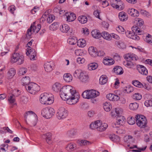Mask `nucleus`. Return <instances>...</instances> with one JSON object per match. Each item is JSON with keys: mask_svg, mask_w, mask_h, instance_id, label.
I'll use <instances>...</instances> for the list:
<instances>
[{"mask_svg": "<svg viewBox=\"0 0 152 152\" xmlns=\"http://www.w3.org/2000/svg\"><path fill=\"white\" fill-rule=\"evenodd\" d=\"M90 127L91 129H96L98 131L102 132L107 128L108 125L107 123H103L101 120H98L91 123Z\"/></svg>", "mask_w": 152, "mask_h": 152, "instance_id": "obj_5", "label": "nucleus"}, {"mask_svg": "<svg viewBox=\"0 0 152 152\" xmlns=\"http://www.w3.org/2000/svg\"><path fill=\"white\" fill-rule=\"evenodd\" d=\"M25 87L28 92L33 94H35L40 90V88L39 85L32 82L28 84Z\"/></svg>", "mask_w": 152, "mask_h": 152, "instance_id": "obj_10", "label": "nucleus"}, {"mask_svg": "<svg viewBox=\"0 0 152 152\" xmlns=\"http://www.w3.org/2000/svg\"><path fill=\"white\" fill-rule=\"evenodd\" d=\"M70 29V28L68 25L64 24L61 25L60 28V31L63 33H66Z\"/></svg>", "mask_w": 152, "mask_h": 152, "instance_id": "obj_24", "label": "nucleus"}, {"mask_svg": "<svg viewBox=\"0 0 152 152\" xmlns=\"http://www.w3.org/2000/svg\"><path fill=\"white\" fill-rule=\"evenodd\" d=\"M127 12L131 16L133 17L138 16L139 15V12L137 10L133 8L129 9L127 10Z\"/></svg>", "mask_w": 152, "mask_h": 152, "instance_id": "obj_21", "label": "nucleus"}, {"mask_svg": "<svg viewBox=\"0 0 152 152\" xmlns=\"http://www.w3.org/2000/svg\"><path fill=\"white\" fill-rule=\"evenodd\" d=\"M137 69L141 74L143 75H146L148 73L147 69L143 66L139 65L137 66Z\"/></svg>", "mask_w": 152, "mask_h": 152, "instance_id": "obj_19", "label": "nucleus"}, {"mask_svg": "<svg viewBox=\"0 0 152 152\" xmlns=\"http://www.w3.org/2000/svg\"><path fill=\"white\" fill-rule=\"evenodd\" d=\"M98 67V64L95 63H92L88 65V69L89 70L96 69Z\"/></svg>", "mask_w": 152, "mask_h": 152, "instance_id": "obj_33", "label": "nucleus"}, {"mask_svg": "<svg viewBox=\"0 0 152 152\" xmlns=\"http://www.w3.org/2000/svg\"><path fill=\"white\" fill-rule=\"evenodd\" d=\"M144 104L147 107L152 106V98L146 100L144 102Z\"/></svg>", "mask_w": 152, "mask_h": 152, "instance_id": "obj_53", "label": "nucleus"}, {"mask_svg": "<svg viewBox=\"0 0 152 152\" xmlns=\"http://www.w3.org/2000/svg\"><path fill=\"white\" fill-rule=\"evenodd\" d=\"M8 101L11 104L14 103L15 102V96L13 94H10L8 96Z\"/></svg>", "mask_w": 152, "mask_h": 152, "instance_id": "obj_49", "label": "nucleus"}, {"mask_svg": "<svg viewBox=\"0 0 152 152\" xmlns=\"http://www.w3.org/2000/svg\"><path fill=\"white\" fill-rule=\"evenodd\" d=\"M110 2L111 6L113 8L117 9L119 10H123V4L121 0H111Z\"/></svg>", "mask_w": 152, "mask_h": 152, "instance_id": "obj_16", "label": "nucleus"}, {"mask_svg": "<svg viewBox=\"0 0 152 152\" xmlns=\"http://www.w3.org/2000/svg\"><path fill=\"white\" fill-rule=\"evenodd\" d=\"M135 118L137 125L140 128H145L147 124V121L145 117L142 115H137Z\"/></svg>", "mask_w": 152, "mask_h": 152, "instance_id": "obj_8", "label": "nucleus"}, {"mask_svg": "<svg viewBox=\"0 0 152 152\" xmlns=\"http://www.w3.org/2000/svg\"><path fill=\"white\" fill-rule=\"evenodd\" d=\"M30 79L28 76H25L23 77L21 79V82L23 85L24 86H26L30 83Z\"/></svg>", "mask_w": 152, "mask_h": 152, "instance_id": "obj_32", "label": "nucleus"}, {"mask_svg": "<svg viewBox=\"0 0 152 152\" xmlns=\"http://www.w3.org/2000/svg\"><path fill=\"white\" fill-rule=\"evenodd\" d=\"M16 71L13 68H10L7 73V78L8 79H12L15 75Z\"/></svg>", "mask_w": 152, "mask_h": 152, "instance_id": "obj_25", "label": "nucleus"}, {"mask_svg": "<svg viewBox=\"0 0 152 152\" xmlns=\"http://www.w3.org/2000/svg\"><path fill=\"white\" fill-rule=\"evenodd\" d=\"M8 10L12 14L14 13V12L15 10V7L14 5H12L8 8Z\"/></svg>", "mask_w": 152, "mask_h": 152, "instance_id": "obj_62", "label": "nucleus"}, {"mask_svg": "<svg viewBox=\"0 0 152 152\" xmlns=\"http://www.w3.org/2000/svg\"><path fill=\"white\" fill-rule=\"evenodd\" d=\"M132 137L130 135H127L124 137V142H127L130 141V139H132Z\"/></svg>", "mask_w": 152, "mask_h": 152, "instance_id": "obj_58", "label": "nucleus"}, {"mask_svg": "<svg viewBox=\"0 0 152 152\" xmlns=\"http://www.w3.org/2000/svg\"><path fill=\"white\" fill-rule=\"evenodd\" d=\"M107 81V77L106 75H102L99 79V83L102 85L106 83Z\"/></svg>", "mask_w": 152, "mask_h": 152, "instance_id": "obj_30", "label": "nucleus"}, {"mask_svg": "<svg viewBox=\"0 0 152 152\" xmlns=\"http://www.w3.org/2000/svg\"><path fill=\"white\" fill-rule=\"evenodd\" d=\"M117 121H116L117 125H123L124 121V116L122 115H120V116H118L117 118Z\"/></svg>", "mask_w": 152, "mask_h": 152, "instance_id": "obj_45", "label": "nucleus"}, {"mask_svg": "<svg viewBox=\"0 0 152 152\" xmlns=\"http://www.w3.org/2000/svg\"><path fill=\"white\" fill-rule=\"evenodd\" d=\"M101 37H102L104 39L107 40H111V34H109L107 32L104 31L102 32Z\"/></svg>", "mask_w": 152, "mask_h": 152, "instance_id": "obj_34", "label": "nucleus"}, {"mask_svg": "<svg viewBox=\"0 0 152 152\" xmlns=\"http://www.w3.org/2000/svg\"><path fill=\"white\" fill-rule=\"evenodd\" d=\"M77 143L81 145L86 146L91 145L92 142L86 140H79L77 141Z\"/></svg>", "mask_w": 152, "mask_h": 152, "instance_id": "obj_27", "label": "nucleus"}, {"mask_svg": "<svg viewBox=\"0 0 152 152\" xmlns=\"http://www.w3.org/2000/svg\"><path fill=\"white\" fill-rule=\"evenodd\" d=\"M118 116H120L123 113V110L120 108H116Z\"/></svg>", "mask_w": 152, "mask_h": 152, "instance_id": "obj_61", "label": "nucleus"}, {"mask_svg": "<svg viewBox=\"0 0 152 152\" xmlns=\"http://www.w3.org/2000/svg\"><path fill=\"white\" fill-rule=\"evenodd\" d=\"M34 40L31 39L27 44L28 48L26 49V54L27 56H28L31 60L35 59V57L36 55V53L35 50L33 49L30 47L32 45Z\"/></svg>", "mask_w": 152, "mask_h": 152, "instance_id": "obj_11", "label": "nucleus"}, {"mask_svg": "<svg viewBox=\"0 0 152 152\" xmlns=\"http://www.w3.org/2000/svg\"><path fill=\"white\" fill-rule=\"evenodd\" d=\"M99 94L98 91L94 90H90L83 92L82 95L83 98L89 99L96 97Z\"/></svg>", "mask_w": 152, "mask_h": 152, "instance_id": "obj_12", "label": "nucleus"}, {"mask_svg": "<svg viewBox=\"0 0 152 152\" xmlns=\"http://www.w3.org/2000/svg\"><path fill=\"white\" fill-rule=\"evenodd\" d=\"M66 17L67 21L70 22L73 21L76 19L75 15L73 13H66Z\"/></svg>", "mask_w": 152, "mask_h": 152, "instance_id": "obj_22", "label": "nucleus"}, {"mask_svg": "<svg viewBox=\"0 0 152 152\" xmlns=\"http://www.w3.org/2000/svg\"><path fill=\"white\" fill-rule=\"evenodd\" d=\"M54 99L53 95L50 93H45L40 96V101L43 104H50L53 103Z\"/></svg>", "mask_w": 152, "mask_h": 152, "instance_id": "obj_6", "label": "nucleus"}, {"mask_svg": "<svg viewBox=\"0 0 152 152\" xmlns=\"http://www.w3.org/2000/svg\"><path fill=\"white\" fill-rule=\"evenodd\" d=\"M109 138L111 140L115 142H119L120 141L119 137L115 134L110 135Z\"/></svg>", "mask_w": 152, "mask_h": 152, "instance_id": "obj_42", "label": "nucleus"}, {"mask_svg": "<svg viewBox=\"0 0 152 152\" xmlns=\"http://www.w3.org/2000/svg\"><path fill=\"white\" fill-rule=\"evenodd\" d=\"M63 78L66 82H70L72 81V76L69 73H65L64 75Z\"/></svg>", "mask_w": 152, "mask_h": 152, "instance_id": "obj_28", "label": "nucleus"}, {"mask_svg": "<svg viewBox=\"0 0 152 152\" xmlns=\"http://www.w3.org/2000/svg\"><path fill=\"white\" fill-rule=\"evenodd\" d=\"M111 115L113 117H115L116 116H118L116 108L113 110L111 112Z\"/></svg>", "mask_w": 152, "mask_h": 152, "instance_id": "obj_55", "label": "nucleus"}, {"mask_svg": "<svg viewBox=\"0 0 152 152\" xmlns=\"http://www.w3.org/2000/svg\"><path fill=\"white\" fill-rule=\"evenodd\" d=\"M68 112L65 108L61 107L58 109L57 116L58 119H62L66 117L68 115Z\"/></svg>", "mask_w": 152, "mask_h": 152, "instance_id": "obj_15", "label": "nucleus"}, {"mask_svg": "<svg viewBox=\"0 0 152 152\" xmlns=\"http://www.w3.org/2000/svg\"><path fill=\"white\" fill-rule=\"evenodd\" d=\"M103 107L106 112H109L112 109V105L110 103L106 102L104 104Z\"/></svg>", "mask_w": 152, "mask_h": 152, "instance_id": "obj_29", "label": "nucleus"}, {"mask_svg": "<svg viewBox=\"0 0 152 152\" xmlns=\"http://www.w3.org/2000/svg\"><path fill=\"white\" fill-rule=\"evenodd\" d=\"M134 90L133 87L130 85H128L125 86L124 88V93H129L133 92Z\"/></svg>", "mask_w": 152, "mask_h": 152, "instance_id": "obj_35", "label": "nucleus"}, {"mask_svg": "<svg viewBox=\"0 0 152 152\" xmlns=\"http://www.w3.org/2000/svg\"><path fill=\"white\" fill-rule=\"evenodd\" d=\"M27 71V69L26 68H22L20 69L19 73L20 74L22 75L25 74Z\"/></svg>", "mask_w": 152, "mask_h": 152, "instance_id": "obj_60", "label": "nucleus"}, {"mask_svg": "<svg viewBox=\"0 0 152 152\" xmlns=\"http://www.w3.org/2000/svg\"><path fill=\"white\" fill-rule=\"evenodd\" d=\"M103 63L106 65H111L114 64L115 61L112 58H110L109 57H105L103 59Z\"/></svg>", "mask_w": 152, "mask_h": 152, "instance_id": "obj_20", "label": "nucleus"}, {"mask_svg": "<svg viewBox=\"0 0 152 152\" xmlns=\"http://www.w3.org/2000/svg\"><path fill=\"white\" fill-rule=\"evenodd\" d=\"M146 42L148 44L152 45V36L148 34L145 38Z\"/></svg>", "mask_w": 152, "mask_h": 152, "instance_id": "obj_51", "label": "nucleus"}, {"mask_svg": "<svg viewBox=\"0 0 152 152\" xmlns=\"http://www.w3.org/2000/svg\"><path fill=\"white\" fill-rule=\"evenodd\" d=\"M77 39L75 37L70 38L67 40V42L69 44L72 45H74L77 42Z\"/></svg>", "mask_w": 152, "mask_h": 152, "instance_id": "obj_41", "label": "nucleus"}, {"mask_svg": "<svg viewBox=\"0 0 152 152\" xmlns=\"http://www.w3.org/2000/svg\"><path fill=\"white\" fill-rule=\"evenodd\" d=\"M77 45L79 47H84L86 45V41L83 39H80L77 41Z\"/></svg>", "mask_w": 152, "mask_h": 152, "instance_id": "obj_38", "label": "nucleus"}, {"mask_svg": "<svg viewBox=\"0 0 152 152\" xmlns=\"http://www.w3.org/2000/svg\"><path fill=\"white\" fill-rule=\"evenodd\" d=\"M59 27L58 23L57 22H55L52 23L50 26V30H55L57 29Z\"/></svg>", "mask_w": 152, "mask_h": 152, "instance_id": "obj_50", "label": "nucleus"}, {"mask_svg": "<svg viewBox=\"0 0 152 152\" xmlns=\"http://www.w3.org/2000/svg\"><path fill=\"white\" fill-rule=\"evenodd\" d=\"M138 104L136 102L131 103L129 105V108L132 110H135L137 109L138 107Z\"/></svg>", "mask_w": 152, "mask_h": 152, "instance_id": "obj_44", "label": "nucleus"}, {"mask_svg": "<svg viewBox=\"0 0 152 152\" xmlns=\"http://www.w3.org/2000/svg\"><path fill=\"white\" fill-rule=\"evenodd\" d=\"M52 134L50 132H48L44 134L42 137L45 139L48 143L50 144L51 142Z\"/></svg>", "mask_w": 152, "mask_h": 152, "instance_id": "obj_23", "label": "nucleus"}, {"mask_svg": "<svg viewBox=\"0 0 152 152\" xmlns=\"http://www.w3.org/2000/svg\"><path fill=\"white\" fill-rule=\"evenodd\" d=\"M92 37L96 39H98L101 37V34L99 30L95 29L93 30L91 32Z\"/></svg>", "mask_w": 152, "mask_h": 152, "instance_id": "obj_26", "label": "nucleus"}, {"mask_svg": "<svg viewBox=\"0 0 152 152\" xmlns=\"http://www.w3.org/2000/svg\"><path fill=\"white\" fill-rule=\"evenodd\" d=\"M127 122L130 125H132L135 123V121L134 118L130 116L127 118Z\"/></svg>", "mask_w": 152, "mask_h": 152, "instance_id": "obj_46", "label": "nucleus"}, {"mask_svg": "<svg viewBox=\"0 0 152 152\" xmlns=\"http://www.w3.org/2000/svg\"><path fill=\"white\" fill-rule=\"evenodd\" d=\"M44 67L46 71L50 72L54 68V64L52 62H47L45 64Z\"/></svg>", "mask_w": 152, "mask_h": 152, "instance_id": "obj_17", "label": "nucleus"}, {"mask_svg": "<svg viewBox=\"0 0 152 152\" xmlns=\"http://www.w3.org/2000/svg\"><path fill=\"white\" fill-rule=\"evenodd\" d=\"M118 18L121 21H124V12L122 11L120 12L118 14Z\"/></svg>", "mask_w": 152, "mask_h": 152, "instance_id": "obj_63", "label": "nucleus"}, {"mask_svg": "<svg viewBox=\"0 0 152 152\" xmlns=\"http://www.w3.org/2000/svg\"><path fill=\"white\" fill-rule=\"evenodd\" d=\"M106 97L107 99L112 101H117L120 99L118 95L111 93L107 94Z\"/></svg>", "mask_w": 152, "mask_h": 152, "instance_id": "obj_18", "label": "nucleus"}, {"mask_svg": "<svg viewBox=\"0 0 152 152\" xmlns=\"http://www.w3.org/2000/svg\"><path fill=\"white\" fill-rule=\"evenodd\" d=\"M25 121L26 123L31 126H35L37 122V115L33 112L28 111L24 115Z\"/></svg>", "mask_w": 152, "mask_h": 152, "instance_id": "obj_2", "label": "nucleus"}, {"mask_svg": "<svg viewBox=\"0 0 152 152\" xmlns=\"http://www.w3.org/2000/svg\"><path fill=\"white\" fill-rule=\"evenodd\" d=\"M132 98L135 100H139L142 98V96L140 93H136L133 95Z\"/></svg>", "mask_w": 152, "mask_h": 152, "instance_id": "obj_48", "label": "nucleus"}, {"mask_svg": "<svg viewBox=\"0 0 152 152\" xmlns=\"http://www.w3.org/2000/svg\"><path fill=\"white\" fill-rule=\"evenodd\" d=\"M61 84L56 83L53 85V89L56 92L60 91V97L63 100L66 101L67 104L73 105L77 102L80 95L76 92L74 88L70 85L64 86L61 89Z\"/></svg>", "mask_w": 152, "mask_h": 152, "instance_id": "obj_1", "label": "nucleus"}, {"mask_svg": "<svg viewBox=\"0 0 152 152\" xmlns=\"http://www.w3.org/2000/svg\"><path fill=\"white\" fill-rule=\"evenodd\" d=\"M77 62L79 64H82L84 63L85 59L82 57H78L77 59Z\"/></svg>", "mask_w": 152, "mask_h": 152, "instance_id": "obj_54", "label": "nucleus"}, {"mask_svg": "<svg viewBox=\"0 0 152 152\" xmlns=\"http://www.w3.org/2000/svg\"><path fill=\"white\" fill-rule=\"evenodd\" d=\"M76 133V130L72 129L67 131L66 133V135L67 137H72Z\"/></svg>", "mask_w": 152, "mask_h": 152, "instance_id": "obj_31", "label": "nucleus"}, {"mask_svg": "<svg viewBox=\"0 0 152 152\" xmlns=\"http://www.w3.org/2000/svg\"><path fill=\"white\" fill-rule=\"evenodd\" d=\"M78 20L81 23L84 24L87 21V18L85 16L82 15L80 16L78 18Z\"/></svg>", "mask_w": 152, "mask_h": 152, "instance_id": "obj_39", "label": "nucleus"}, {"mask_svg": "<svg viewBox=\"0 0 152 152\" xmlns=\"http://www.w3.org/2000/svg\"><path fill=\"white\" fill-rule=\"evenodd\" d=\"M10 61L12 63L16 62L18 64H21L24 62V56L18 53H15L11 56Z\"/></svg>", "mask_w": 152, "mask_h": 152, "instance_id": "obj_13", "label": "nucleus"}, {"mask_svg": "<svg viewBox=\"0 0 152 152\" xmlns=\"http://www.w3.org/2000/svg\"><path fill=\"white\" fill-rule=\"evenodd\" d=\"M125 58L126 61V62H125V66L129 68H131L134 66L133 63L131 62V61H137L138 58L136 55L134 54L129 53L125 55Z\"/></svg>", "mask_w": 152, "mask_h": 152, "instance_id": "obj_7", "label": "nucleus"}, {"mask_svg": "<svg viewBox=\"0 0 152 152\" xmlns=\"http://www.w3.org/2000/svg\"><path fill=\"white\" fill-rule=\"evenodd\" d=\"M132 83L134 86L139 88H142L143 87V85L138 80H133Z\"/></svg>", "mask_w": 152, "mask_h": 152, "instance_id": "obj_36", "label": "nucleus"}, {"mask_svg": "<svg viewBox=\"0 0 152 152\" xmlns=\"http://www.w3.org/2000/svg\"><path fill=\"white\" fill-rule=\"evenodd\" d=\"M82 32L83 34L86 35H88L89 33V31L88 29L86 28H83Z\"/></svg>", "mask_w": 152, "mask_h": 152, "instance_id": "obj_57", "label": "nucleus"}, {"mask_svg": "<svg viewBox=\"0 0 152 152\" xmlns=\"http://www.w3.org/2000/svg\"><path fill=\"white\" fill-rule=\"evenodd\" d=\"M112 38H113L117 40H118L120 39L119 36L117 34L114 33L111 34V40L112 39Z\"/></svg>", "mask_w": 152, "mask_h": 152, "instance_id": "obj_64", "label": "nucleus"}, {"mask_svg": "<svg viewBox=\"0 0 152 152\" xmlns=\"http://www.w3.org/2000/svg\"><path fill=\"white\" fill-rule=\"evenodd\" d=\"M76 147V145L75 143H70L66 147L67 150L69 151H73Z\"/></svg>", "mask_w": 152, "mask_h": 152, "instance_id": "obj_40", "label": "nucleus"}, {"mask_svg": "<svg viewBox=\"0 0 152 152\" xmlns=\"http://www.w3.org/2000/svg\"><path fill=\"white\" fill-rule=\"evenodd\" d=\"M114 72L117 75H121L122 74V68L120 66H116L113 69Z\"/></svg>", "mask_w": 152, "mask_h": 152, "instance_id": "obj_37", "label": "nucleus"}, {"mask_svg": "<svg viewBox=\"0 0 152 152\" xmlns=\"http://www.w3.org/2000/svg\"><path fill=\"white\" fill-rule=\"evenodd\" d=\"M55 113L54 109L51 107H46L42 110V115L46 118H50L52 117Z\"/></svg>", "mask_w": 152, "mask_h": 152, "instance_id": "obj_14", "label": "nucleus"}, {"mask_svg": "<svg viewBox=\"0 0 152 152\" xmlns=\"http://www.w3.org/2000/svg\"><path fill=\"white\" fill-rule=\"evenodd\" d=\"M116 30L119 33L123 34L124 28L122 26H118L116 28Z\"/></svg>", "mask_w": 152, "mask_h": 152, "instance_id": "obj_56", "label": "nucleus"}, {"mask_svg": "<svg viewBox=\"0 0 152 152\" xmlns=\"http://www.w3.org/2000/svg\"><path fill=\"white\" fill-rule=\"evenodd\" d=\"M95 48L94 47L91 46L88 49V52L89 54L92 57H96V53H94L93 52V51Z\"/></svg>", "mask_w": 152, "mask_h": 152, "instance_id": "obj_47", "label": "nucleus"}, {"mask_svg": "<svg viewBox=\"0 0 152 152\" xmlns=\"http://www.w3.org/2000/svg\"><path fill=\"white\" fill-rule=\"evenodd\" d=\"M41 28V26L40 24H37L36 25V23L35 22H34L31 24L30 28L27 30L26 34L27 37L28 38H30L33 33H38Z\"/></svg>", "mask_w": 152, "mask_h": 152, "instance_id": "obj_9", "label": "nucleus"}, {"mask_svg": "<svg viewBox=\"0 0 152 152\" xmlns=\"http://www.w3.org/2000/svg\"><path fill=\"white\" fill-rule=\"evenodd\" d=\"M73 76L78 78L80 81L83 83L88 82L89 80V77L88 74L85 72L80 69L76 70L73 74Z\"/></svg>", "mask_w": 152, "mask_h": 152, "instance_id": "obj_4", "label": "nucleus"}, {"mask_svg": "<svg viewBox=\"0 0 152 152\" xmlns=\"http://www.w3.org/2000/svg\"><path fill=\"white\" fill-rule=\"evenodd\" d=\"M75 54L77 56H81L83 54L82 51L81 50H76L75 52Z\"/></svg>", "mask_w": 152, "mask_h": 152, "instance_id": "obj_59", "label": "nucleus"}, {"mask_svg": "<svg viewBox=\"0 0 152 152\" xmlns=\"http://www.w3.org/2000/svg\"><path fill=\"white\" fill-rule=\"evenodd\" d=\"M134 23H136L137 26H137L139 28L138 26H141L144 24V21L142 19L140 18H136L134 21Z\"/></svg>", "mask_w": 152, "mask_h": 152, "instance_id": "obj_43", "label": "nucleus"}, {"mask_svg": "<svg viewBox=\"0 0 152 152\" xmlns=\"http://www.w3.org/2000/svg\"><path fill=\"white\" fill-rule=\"evenodd\" d=\"M55 19V16L53 15H48L47 18V21L49 23H51L53 20Z\"/></svg>", "mask_w": 152, "mask_h": 152, "instance_id": "obj_52", "label": "nucleus"}, {"mask_svg": "<svg viewBox=\"0 0 152 152\" xmlns=\"http://www.w3.org/2000/svg\"><path fill=\"white\" fill-rule=\"evenodd\" d=\"M133 32L130 31H127L125 32L126 36L128 38L132 39L135 40H139L140 39V37L137 34L141 35L143 34V32L136 25L133 26L132 28Z\"/></svg>", "mask_w": 152, "mask_h": 152, "instance_id": "obj_3", "label": "nucleus"}]
</instances>
